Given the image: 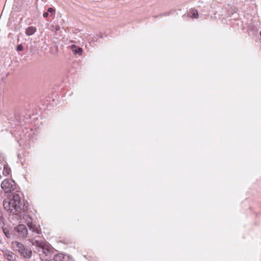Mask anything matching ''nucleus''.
Wrapping results in <instances>:
<instances>
[{"label":"nucleus","mask_w":261,"mask_h":261,"mask_svg":"<svg viewBox=\"0 0 261 261\" xmlns=\"http://www.w3.org/2000/svg\"><path fill=\"white\" fill-rule=\"evenodd\" d=\"M3 205L7 212L18 216L17 219L20 222L25 223L32 232L36 234L41 233L40 226L34 224L32 218L28 214V202L22 200L19 194L14 193L12 198L4 199Z\"/></svg>","instance_id":"obj_1"},{"label":"nucleus","mask_w":261,"mask_h":261,"mask_svg":"<svg viewBox=\"0 0 261 261\" xmlns=\"http://www.w3.org/2000/svg\"><path fill=\"white\" fill-rule=\"evenodd\" d=\"M1 188L5 193H11L15 190L16 184L12 179H6L2 181Z\"/></svg>","instance_id":"obj_2"},{"label":"nucleus","mask_w":261,"mask_h":261,"mask_svg":"<svg viewBox=\"0 0 261 261\" xmlns=\"http://www.w3.org/2000/svg\"><path fill=\"white\" fill-rule=\"evenodd\" d=\"M14 230L18 233L19 238H26L29 234L27 227L23 224H19L15 227Z\"/></svg>","instance_id":"obj_3"},{"label":"nucleus","mask_w":261,"mask_h":261,"mask_svg":"<svg viewBox=\"0 0 261 261\" xmlns=\"http://www.w3.org/2000/svg\"><path fill=\"white\" fill-rule=\"evenodd\" d=\"M38 251L39 252L42 253L43 255H44V256L46 257L45 258L46 260L50 259L53 256L51 251L47 247H46L44 245L42 247L39 248Z\"/></svg>","instance_id":"obj_4"},{"label":"nucleus","mask_w":261,"mask_h":261,"mask_svg":"<svg viewBox=\"0 0 261 261\" xmlns=\"http://www.w3.org/2000/svg\"><path fill=\"white\" fill-rule=\"evenodd\" d=\"M54 261H71L70 256L68 255L59 253L54 255Z\"/></svg>","instance_id":"obj_5"},{"label":"nucleus","mask_w":261,"mask_h":261,"mask_svg":"<svg viewBox=\"0 0 261 261\" xmlns=\"http://www.w3.org/2000/svg\"><path fill=\"white\" fill-rule=\"evenodd\" d=\"M20 255L25 258H30L32 256V251L28 247H25L22 251L19 253Z\"/></svg>","instance_id":"obj_6"},{"label":"nucleus","mask_w":261,"mask_h":261,"mask_svg":"<svg viewBox=\"0 0 261 261\" xmlns=\"http://www.w3.org/2000/svg\"><path fill=\"white\" fill-rule=\"evenodd\" d=\"M13 247L14 248L16 251H17L19 253L24 250L25 247L23 245L18 242L15 241L13 243Z\"/></svg>","instance_id":"obj_7"},{"label":"nucleus","mask_w":261,"mask_h":261,"mask_svg":"<svg viewBox=\"0 0 261 261\" xmlns=\"http://www.w3.org/2000/svg\"><path fill=\"white\" fill-rule=\"evenodd\" d=\"M71 48L74 55H82L83 52V49L82 48L78 47L74 44H73L71 46Z\"/></svg>","instance_id":"obj_8"},{"label":"nucleus","mask_w":261,"mask_h":261,"mask_svg":"<svg viewBox=\"0 0 261 261\" xmlns=\"http://www.w3.org/2000/svg\"><path fill=\"white\" fill-rule=\"evenodd\" d=\"M3 166V174L4 175L8 176L9 175L11 172V170L10 167L8 165L7 163L6 162H4Z\"/></svg>","instance_id":"obj_9"},{"label":"nucleus","mask_w":261,"mask_h":261,"mask_svg":"<svg viewBox=\"0 0 261 261\" xmlns=\"http://www.w3.org/2000/svg\"><path fill=\"white\" fill-rule=\"evenodd\" d=\"M37 31V29L35 27L31 26L28 27L25 29V34L27 36H31L33 35L35 33V32Z\"/></svg>","instance_id":"obj_10"},{"label":"nucleus","mask_w":261,"mask_h":261,"mask_svg":"<svg viewBox=\"0 0 261 261\" xmlns=\"http://www.w3.org/2000/svg\"><path fill=\"white\" fill-rule=\"evenodd\" d=\"M190 17L192 18H198V11L195 9H191L189 12Z\"/></svg>","instance_id":"obj_11"},{"label":"nucleus","mask_w":261,"mask_h":261,"mask_svg":"<svg viewBox=\"0 0 261 261\" xmlns=\"http://www.w3.org/2000/svg\"><path fill=\"white\" fill-rule=\"evenodd\" d=\"M32 244L34 245L39 247V248H40V247H42L44 245L43 242L38 240H32Z\"/></svg>","instance_id":"obj_12"},{"label":"nucleus","mask_w":261,"mask_h":261,"mask_svg":"<svg viewBox=\"0 0 261 261\" xmlns=\"http://www.w3.org/2000/svg\"><path fill=\"white\" fill-rule=\"evenodd\" d=\"M47 12L50 14V17H53L55 15V10L53 8H48Z\"/></svg>","instance_id":"obj_13"},{"label":"nucleus","mask_w":261,"mask_h":261,"mask_svg":"<svg viewBox=\"0 0 261 261\" xmlns=\"http://www.w3.org/2000/svg\"><path fill=\"white\" fill-rule=\"evenodd\" d=\"M3 231L5 234V236L8 238H10L11 237V233L9 232V230L7 229V228H4Z\"/></svg>","instance_id":"obj_14"},{"label":"nucleus","mask_w":261,"mask_h":261,"mask_svg":"<svg viewBox=\"0 0 261 261\" xmlns=\"http://www.w3.org/2000/svg\"><path fill=\"white\" fill-rule=\"evenodd\" d=\"M23 49V47L21 44H19L17 46V50L18 51H22Z\"/></svg>","instance_id":"obj_15"},{"label":"nucleus","mask_w":261,"mask_h":261,"mask_svg":"<svg viewBox=\"0 0 261 261\" xmlns=\"http://www.w3.org/2000/svg\"><path fill=\"white\" fill-rule=\"evenodd\" d=\"M7 258L10 261H12V260H13V255L12 254H9L8 255H7Z\"/></svg>","instance_id":"obj_16"},{"label":"nucleus","mask_w":261,"mask_h":261,"mask_svg":"<svg viewBox=\"0 0 261 261\" xmlns=\"http://www.w3.org/2000/svg\"><path fill=\"white\" fill-rule=\"evenodd\" d=\"M43 16L44 18H47L48 16L50 17V14L47 12H44L43 14Z\"/></svg>","instance_id":"obj_17"},{"label":"nucleus","mask_w":261,"mask_h":261,"mask_svg":"<svg viewBox=\"0 0 261 261\" xmlns=\"http://www.w3.org/2000/svg\"><path fill=\"white\" fill-rule=\"evenodd\" d=\"M170 12H166V13H163V14H160V15H159V16H160V17L162 16H166L169 15L170 14Z\"/></svg>","instance_id":"obj_18"},{"label":"nucleus","mask_w":261,"mask_h":261,"mask_svg":"<svg viewBox=\"0 0 261 261\" xmlns=\"http://www.w3.org/2000/svg\"><path fill=\"white\" fill-rule=\"evenodd\" d=\"M55 29L56 32H58L60 30V27L59 25H55Z\"/></svg>","instance_id":"obj_19"},{"label":"nucleus","mask_w":261,"mask_h":261,"mask_svg":"<svg viewBox=\"0 0 261 261\" xmlns=\"http://www.w3.org/2000/svg\"><path fill=\"white\" fill-rule=\"evenodd\" d=\"M4 163L3 164L0 163V169H2V168H3Z\"/></svg>","instance_id":"obj_20"},{"label":"nucleus","mask_w":261,"mask_h":261,"mask_svg":"<svg viewBox=\"0 0 261 261\" xmlns=\"http://www.w3.org/2000/svg\"><path fill=\"white\" fill-rule=\"evenodd\" d=\"M2 160H4V159H1V158L0 157V161H2Z\"/></svg>","instance_id":"obj_21"},{"label":"nucleus","mask_w":261,"mask_h":261,"mask_svg":"<svg viewBox=\"0 0 261 261\" xmlns=\"http://www.w3.org/2000/svg\"><path fill=\"white\" fill-rule=\"evenodd\" d=\"M158 16H154L153 17H154V18H155V17H157Z\"/></svg>","instance_id":"obj_22"},{"label":"nucleus","mask_w":261,"mask_h":261,"mask_svg":"<svg viewBox=\"0 0 261 261\" xmlns=\"http://www.w3.org/2000/svg\"><path fill=\"white\" fill-rule=\"evenodd\" d=\"M2 178V176L0 175V179H1Z\"/></svg>","instance_id":"obj_23"}]
</instances>
